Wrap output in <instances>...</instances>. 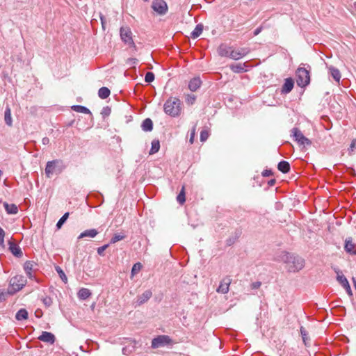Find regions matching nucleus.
Returning a JSON list of instances; mask_svg holds the SVG:
<instances>
[{"label":"nucleus","instance_id":"1","mask_svg":"<svg viewBox=\"0 0 356 356\" xmlns=\"http://www.w3.org/2000/svg\"><path fill=\"white\" fill-rule=\"evenodd\" d=\"M278 260L286 264V268L290 273L298 272L305 265V261L302 257L288 252H282L278 256Z\"/></svg>","mask_w":356,"mask_h":356},{"label":"nucleus","instance_id":"2","mask_svg":"<svg viewBox=\"0 0 356 356\" xmlns=\"http://www.w3.org/2000/svg\"><path fill=\"white\" fill-rule=\"evenodd\" d=\"M181 105V102L179 98L170 97L163 105L164 112L172 118L178 117L182 111Z\"/></svg>","mask_w":356,"mask_h":356},{"label":"nucleus","instance_id":"3","mask_svg":"<svg viewBox=\"0 0 356 356\" xmlns=\"http://www.w3.org/2000/svg\"><path fill=\"white\" fill-rule=\"evenodd\" d=\"M310 68L309 65H308V69L300 65L297 69L296 74L297 76L296 82L298 86L304 88L310 83Z\"/></svg>","mask_w":356,"mask_h":356},{"label":"nucleus","instance_id":"4","mask_svg":"<svg viewBox=\"0 0 356 356\" xmlns=\"http://www.w3.org/2000/svg\"><path fill=\"white\" fill-rule=\"evenodd\" d=\"M26 284V278L22 276L17 275L13 277H12L10 280V286L8 289V292L10 294H14L16 292L21 290L23 286H24Z\"/></svg>","mask_w":356,"mask_h":356},{"label":"nucleus","instance_id":"5","mask_svg":"<svg viewBox=\"0 0 356 356\" xmlns=\"http://www.w3.org/2000/svg\"><path fill=\"white\" fill-rule=\"evenodd\" d=\"M122 40L130 47L136 48L135 43L132 38V32L129 27L122 26L120 30Z\"/></svg>","mask_w":356,"mask_h":356},{"label":"nucleus","instance_id":"6","mask_svg":"<svg viewBox=\"0 0 356 356\" xmlns=\"http://www.w3.org/2000/svg\"><path fill=\"white\" fill-rule=\"evenodd\" d=\"M172 343V339L168 335H159L152 341V348H158Z\"/></svg>","mask_w":356,"mask_h":356},{"label":"nucleus","instance_id":"7","mask_svg":"<svg viewBox=\"0 0 356 356\" xmlns=\"http://www.w3.org/2000/svg\"><path fill=\"white\" fill-rule=\"evenodd\" d=\"M152 8L159 15L167 13L168 7L164 0H154L152 3Z\"/></svg>","mask_w":356,"mask_h":356},{"label":"nucleus","instance_id":"8","mask_svg":"<svg viewBox=\"0 0 356 356\" xmlns=\"http://www.w3.org/2000/svg\"><path fill=\"white\" fill-rule=\"evenodd\" d=\"M334 270L337 275V280L344 288V289L350 296H353L350 286L346 277L342 274V272L339 268H334Z\"/></svg>","mask_w":356,"mask_h":356},{"label":"nucleus","instance_id":"9","mask_svg":"<svg viewBox=\"0 0 356 356\" xmlns=\"http://www.w3.org/2000/svg\"><path fill=\"white\" fill-rule=\"evenodd\" d=\"M291 133L294 137L295 140L297 141L300 145L305 146L310 145L312 144L311 140L306 138L299 129L296 127L293 128Z\"/></svg>","mask_w":356,"mask_h":356},{"label":"nucleus","instance_id":"10","mask_svg":"<svg viewBox=\"0 0 356 356\" xmlns=\"http://www.w3.org/2000/svg\"><path fill=\"white\" fill-rule=\"evenodd\" d=\"M250 52V49L248 47H240L238 49H234L232 47L230 58L233 60H239L244 57Z\"/></svg>","mask_w":356,"mask_h":356},{"label":"nucleus","instance_id":"11","mask_svg":"<svg viewBox=\"0 0 356 356\" xmlns=\"http://www.w3.org/2000/svg\"><path fill=\"white\" fill-rule=\"evenodd\" d=\"M232 282V279L229 276L225 277L220 283L219 286L217 289V292L226 294L228 293L229 289V285Z\"/></svg>","mask_w":356,"mask_h":356},{"label":"nucleus","instance_id":"12","mask_svg":"<svg viewBox=\"0 0 356 356\" xmlns=\"http://www.w3.org/2000/svg\"><path fill=\"white\" fill-rule=\"evenodd\" d=\"M58 163V160H53L47 163L45 175L48 178H51L54 173H56V164Z\"/></svg>","mask_w":356,"mask_h":356},{"label":"nucleus","instance_id":"13","mask_svg":"<svg viewBox=\"0 0 356 356\" xmlns=\"http://www.w3.org/2000/svg\"><path fill=\"white\" fill-rule=\"evenodd\" d=\"M345 251L352 255L356 254V243L353 242L351 237H348L345 240L344 244Z\"/></svg>","mask_w":356,"mask_h":356},{"label":"nucleus","instance_id":"14","mask_svg":"<svg viewBox=\"0 0 356 356\" xmlns=\"http://www.w3.org/2000/svg\"><path fill=\"white\" fill-rule=\"evenodd\" d=\"M152 296V292L151 290H146L141 295L137 296L136 301V306H140L146 302H147Z\"/></svg>","mask_w":356,"mask_h":356},{"label":"nucleus","instance_id":"15","mask_svg":"<svg viewBox=\"0 0 356 356\" xmlns=\"http://www.w3.org/2000/svg\"><path fill=\"white\" fill-rule=\"evenodd\" d=\"M294 86V81L292 78H287L284 80V83L282 87L281 92L282 94H288L289 93Z\"/></svg>","mask_w":356,"mask_h":356},{"label":"nucleus","instance_id":"16","mask_svg":"<svg viewBox=\"0 0 356 356\" xmlns=\"http://www.w3.org/2000/svg\"><path fill=\"white\" fill-rule=\"evenodd\" d=\"M38 339L43 342L49 343L51 344H53L56 340L55 336L52 333L45 331L42 332L41 335L38 337Z\"/></svg>","mask_w":356,"mask_h":356},{"label":"nucleus","instance_id":"17","mask_svg":"<svg viewBox=\"0 0 356 356\" xmlns=\"http://www.w3.org/2000/svg\"><path fill=\"white\" fill-rule=\"evenodd\" d=\"M232 47L221 44L218 48V53L220 56L230 58Z\"/></svg>","mask_w":356,"mask_h":356},{"label":"nucleus","instance_id":"18","mask_svg":"<svg viewBox=\"0 0 356 356\" xmlns=\"http://www.w3.org/2000/svg\"><path fill=\"white\" fill-rule=\"evenodd\" d=\"M9 245V250L14 256L18 258L22 257L23 253L19 246L13 242H10Z\"/></svg>","mask_w":356,"mask_h":356},{"label":"nucleus","instance_id":"19","mask_svg":"<svg viewBox=\"0 0 356 356\" xmlns=\"http://www.w3.org/2000/svg\"><path fill=\"white\" fill-rule=\"evenodd\" d=\"M98 231L95 229H86L81 232L78 236V239H81L86 237L95 238L98 234Z\"/></svg>","mask_w":356,"mask_h":356},{"label":"nucleus","instance_id":"20","mask_svg":"<svg viewBox=\"0 0 356 356\" xmlns=\"http://www.w3.org/2000/svg\"><path fill=\"white\" fill-rule=\"evenodd\" d=\"M202 81L199 77L192 79L188 83V88L193 91H196L201 86Z\"/></svg>","mask_w":356,"mask_h":356},{"label":"nucleus","instance_id":"21","mask_svg":"<svg viewBox=\"0 0 356 356\" xmlns=\"http://www.w3.org/2000/svg\"><path fill=\"white\" fill-rule=\"evenodd\" d=\"M141 128L144 131H151L153 129V122L150 118L144 120L141 124Z\"/></svg>","mask_w":356,"mask_h":356},{"label":"nucleus","instance_id":"22","mask_svg":"<svg viewBox=\"0 0 356 356\" xmlns=\"http://www.w3.org/2000/svg\"><path fill=\"white\" fill-rule=\"evenodd\" d=\"M329 71L334 81L339 83L341 79V73L339 70L333 66H330L329 67Z\"/></svg>","mask_w":356,"mask_h":356},{"label":"nucleus","instance_id":"23","mask_svg":"<svg viewBox=\"0 0 356 356\" xmlns=\"http://www.w3.org/2000/svg\"><path fill=\"white\" fill-rule=\"evenodd\" d=\"M3 206L8 214H16L18 212V208L15 204L4 202Z\"/></svg>","mask_w":356,"mask_h":356},{"label":"nucleus","instance_id":"24","mask_svg":"<svg viewBox=\"0 0 356 356\" xmlns=\"http://www.w3.org/2000/svg\"><path fill=\"white\" fill-rule=\"evenodd\" d=\"M277 168L283 173H287L290 170V164L288 161H282L277 165Z\"/></svg>","mask_w":356,"mask_h":356},{"label":"nucleus","instance_id":"25","mask_svg":"<svg viewBox=\"0 0 356 356\" xmlns=\"http://www.w3.org/2000/svg\"><path fill=\"white\" fill-rule=\"evenodd\" d=\"M245 63H236L230 65V69L235 73H241L246 71L245 70Z\"/></svg>","mask_w":356,"mask_h":356},{"label":"nucleus","instance_id":"26","mask_svg":"<svg viewBox=\"0 0 356 356\" xmlns=\"http://www.w3.org/2000/svg\"><path fill=\"white\" fill-rule=\"evenodd\" d=\"M91 292L88 289L82 288L78 292V297L81 300H86L91 296Z\"/></svg>","mask_w":356,"mask_h":356},{"label":"nucleus","instance_id":"27","mask_svg":"<svg viewBox=\"0 0 356 356\" xmlns=\"http://www.w3.org/2000/svg\"><path fill=\"white\" fill-rule=\"evenodd\" d=\"M4 120L7 125L12 126L13 124V120L11 117V110L10 107L8 106L6 108L5 113H4Z\"/></svg>","mask_w":356,"mask_h":356},{"label":"nucleus","instance_id":"28","mask_svg":"<svg viewBox=\"0 0 356 356\" xmlns=\"http://www.w3.org/2000/svg\"><path fill=\"white\" fill-rule=\"evenodd\" d=\"M202 31H203V25L202 24H199L196 25L195 29L191 33V37L193 39H195V38H198L202 33Z\"/></svg>","mask_w":356,"mask_h":356},{"label":"nucleus","instance_id":"29","mask_svg":"<svg viewBox=\"0 0 356 356\" xmlns=\"http://www.w3.org/2000/svg\"><path fill=\"white\" fill-rule=\"evenodd\" d=\"M15 318L17 321L26 320L28 318V312L25 309H20L17 312Z\"/></svg>","mask_w":356,"mask_h":356},{"label":"nucleus","instance_id":"30","mask_svg":"<svg viewBox=\"0 0 356 356\" xmlns=\"http://www.w3.org/2000/svg\"><path fill=\"white\" fill-rule=\"evenodd\" d=\"M72 109L76 112H78V113H85V114H90L91 115V112L90 111L83 106H80V105H74V106H72Z\"/></svg>","mask_w":356,"mask_h":356},{"label":"nucleus","instance_id":"31","mask_svg":"<svg viewBox=\"0 0 356 356\" xmlns=\"http://www.w3.org/2000/svg\"><path fill=\"white\" fill-rule=\"evenodd\" d=\"M300 334H301V337H302V341H303L305 345L307 346H309V342L310 339L309 337L307 331L302 326L300 327Z\"/></svg>","mask_w":356,"mask_h":356},{"label":"nucleus","instance_id":"32","mask_svg":"<svg viewBox=\"0 0 356 356\" xmlns=\"http://www.w3.org/2000/svg\"><path fill=\"white\" fill-rule=\"evenodd\" d=\"M110 90L106 87H102L98 91V95L101 99H106L110 95Z\"/></svg>","mask_w":356,"mask_h":356},{"label":"nucleus","instance_id":"33","mask_svg":"<svg viewBox=\"0 0 356 356\" xmlns=\"http://www.w3.org/2000/svg\"><path fill=\"white\" fill-rule=\"evenodd\" d=\"M33 262L31 261H27L25 262L24 268L26 273V275L29 276V277H32V269H33Z\"/></svg>","mask_w":356,"mask_h":356},{"label":"nucleus","instance_id":"34","mask_svg":"<svg viewBox=\"0 0 356 356\" xmlns=\"http://www.w3.org/2000/svg\"><path fill=\"white\" fill-rule=\"evenodd\" d=\"M160 149V143L158 140H154L152 142V147L149 151V154H154L156 153Z\"/></svg>","mask_w":356,"mask_h":356},{"label":"nucleus","instance_id":"35","mask_svg":"<svg viewBox=\"0 0 356 356\" xmlns=\"http://www.w3.org/2000/svg\"><path fill=\"white\" fill-rule=\"evenodd\" d=\"M177 200L180 204H184L186 202V195H185V187L183 186L180 193L177 197Z\"/></svg>","mask_w":356,"mask_h":356},{"label":"nucleus","instance_id":"36","mask_svg":"<svg viewBox=\"0 0 356 356\" xmlns=\"http://www.w3.org/2000/svg\"><path fill=\"white\" fill-rule=\"evenodd\" d=\"M196 100V96L193 94H187L186 95L185 101L188 105H193Z\"/></svg>","mask_w":356,"mask_h":356},{"label":"nucleus","instance_id":"37","mask_svg":"<svg viewBox=\"0 0 356 356\" xmlns=\"http://www.w3.org/2000/svg\"><path fill=\"white\" fill-rule=\"evenodd\" d=\"M69 217V213H65L58 221L56 223V227L58 229H60L64 222L67 220Z\"/></svg>","mask_w":356,"mask_h":356},{"label":"nucleus","instance_id":"38","mask_svg":"<svg viewBox=\"0 0 356 356\" xmlns=\"http://www.w3.org/2000/svg\"><path fill=\"white\" fill-rule=\"evenodd\" d=\"M125 238V235L120 234H115L111 239L110 243L111 244L115 243L119 241L123 240Z\"/></svg>","mask_w":356,"mask_h":356},{"label":"nucleus","instance_id":"39","mask_svg":"<svg viewBox=\"0 0 356 356\" xmlns=\"http://www.w3.org/2000/svg\"><path fill=\"white\" fill-rule=\"evenodd\" d=\"M142 268V265L140 263H136L134 264L131 268V275L134 276V275L138 273L140 270Z\"/></svg>","mask_w":356,"mask_h":356},{"label":"nucleus","instance_id":"40","mask_svg":"<svg viewBox=\"0 0 356 356\" xmlns=\"http://www.w3.org/2000/svg\"><path fill=\"white\" fill-rule=\"evenodd\" d=\"M56 270L58 273V275H59L60 277L61 278V280L64 282H66L67 279V277H66L65 273L63 272V270L59 266H56Z\"/></svg>","mask_w":356,"mask_h":356},{"label":"nucleus","instance_id":"41","mask_svg":"<svg viewBox=\"0 0 356 356\" xmlns=\"http://www.w3.org/2000/svg\"><path fill=\"white\" fill-rule=\"evenodd\" d=\"M154 74L153 72H148L146 73L145 74V81L147 82V83H151L154 80Z\"/></svg>","mask_w":356,"mask_h":356},{"label":"nucleus","instance_id":"42","mask_svg":"<svg viewBox=\"0 0 356 356\" xmlns=\"http://www.w3.org/2000/svg\"><path fill=\"white\" fill-rule=\"evenodd\" d=\"M209 137V132L207 130H202L200 132V140L202 142H204L207 140Z\"/></svg>","mask_w":356,"mask_h":356},{"label":"nucleus","instance_id":"43","mask_svg":"<svg viewBox=\"0 0 356 356\" xmlns=\"http://www.w3.org/2000/svg\"><path fill=\"white\" fill-rule=\"evenodd\" d=\"M108 246H109L108 244H106L103 246L99 247L97 250L98 254L103 256L104 252L108 248Z\"/></svg>","mask_w":356,"mask_h":356},{"label":"nucleus","instance_id":"44","mask_svg":"<svg viewBox=\"0 0 356 356\" xmlns=\"http://www.w3.org/2000/svg\"><path fill=\"white\" fill-rule=\"evenodd\" d=\"M42 302L47 307L51 306L53 302L51 298L48 296L44 297L42 299Z\"/></svg>","mask_w":356,"mask_h":356},{"label":"nucleus","instance_id":"45","mask_svg":"<svg viewBox=\"0 0 356 356\" xmlns=\"http://www.w3.org/2000/svg\"><path fill=\"white\" fill-rule=\"evenodd\" d=\"M355 148H356V138L353 139L352 140L350 146V148L348 149L350 154H353V152H354Z\"/></svg>","mask_w":356,"mask_h":356},{"label":"nucleus","instance_id":"46","mask_svg":"<svg viewBox=\"0 0 356 356\" xmlns=\"http://www.w3.org/2000/svg\"><path fill=\"white\" fill-rule=\"evenodd\" d=\"M104 117L108 116L111 113V108L108 106L103 108L102 113Z\"/></svg>","mask_w":356,"mask_h":356},{"label":"nucleus","instance_id":"47","mask_svg":"<svg viewBox=\"0 0 356 356\" xmlns=\"http://www.w3.org/2000/svg\"><path fill=\"white\" fill-rule=\"evenodd\" d=\"M4 236H5V232L1 227H0V246H2L3 245Z\"/></svg>","mask_w":356,"mask_h":356},{"label":"nucleus","instance_id":"48","mask_svg":"<svg viewBox=\"0 0 356 356\" xmlns=\"http://www.w3.org/2000/svg\"><path fill=\"white\" fill-rule=\"evenodd\" d=\"M195 136V126H194V127L192 129L191 132V136H190V139H189L190 143H191V144L193 143Z\"/></svg>","mask_w":356,"mask_h":356},{"label":"nucleus","instance_id":"49","mask_svg":"<svg viewBox=\"0 0 356 356\" xmlns=\"http://www.w3.org/2000/svg\"><path fill=\"white\" fill-rule=\"evenodd\" d=\"M261 285V282H253L251 284V288L252 289H259Z\"/></svg>","mask_w":356,"mask_h":356},{"label":"nucleus","instance_id":"50","mask_svg":"<svg viewBox=\"0 0 356 356\" xmlns=\"http://www.w3.org/2000/svg\"><path fill=\"white\" fill-rule=\"evenodd\" d=\"M100 20H101L102 29L104 30H105L106 29V26H106V23L105 17L104 15H100Z\"/></svg>","mask_w":356,"mask_h":356},{"label":"nucleus","instance_id":"51","mask_svg":"<svg viewBox=\"0 0 356 356\" xmlns=\"http://www.w3.org/2000/svg\"><path fill=\"white\" fill-rule=\"evenodd\" d=\"M273 175V172L270 170H265L262 172L263 177H269Z\"/></svg>","mask_w":356,"mask_h":356},{"label":"nucleus","instance_id":"52","mask_svg":"<svg viewBox=\"0 0 356 356\" xmlns=\"http://www.w3.org/2000/svg\"><path fill=\"white\" fill-rule=\"evenodd\" d=\"M261 30H262L261 26L257 28L254 31V35L256 36V35H259L261 33Z\"/></svg>","mask_w":356,"mask_h":356},{"label":"nucleus","instance_id":"53","mask_svg":"<svg viewBox=\"0 0 356 356\" xmlns=\"http://www.w3.org/2000/svg\"><path fill=\"white\" fill-rule=\"evenodd\" d=\"M43 145H47L49 143V138L47 137H44L42 140Z\"/></svg>","mask_w":356,"mask_h":356},{"label":"nucleus","instance_id":"54","mask_svg":"<svg viewBox=\"0 0 356 356\" xmlns=\"http://www.w3.org/2000/svg\"><path fill=\"white\" fill-rule=\"evenodd\" d=\"M5 293L0 290V301L4 299Z\"/></svg>","mask_w":356,"mask_h":356},{"label":"nucleus","instance_id":"55","mask_svg":"<svg viewBox=\"0 0 356 356\" xmlns=\"http://www.w3.org/2000/svg\"><path fill=\"white\" fill-rule=\"evenodd\" d=\"M275 179H271V180H270V181H268V184H269L270 186H273V185L275 184Z\"/></svg>","mask_w":356,"mask_h":356},{"label":"nucleus","instance_id":"56","mask_svg":"<svg viewBox=\"0 0 356 356\" xmlns=\"http://www.w3.org/2000/svg\"><path fill=\"white\" fill-rule=\"evenodd\" d=\"M352 280H353V282L354 287H355V289L356 290V280H355V277H353Z\"/></svg>","mask_w":356,"mask_h":356},{"label":"nucleus","instance_id":"57","mask_svg":"<svg viewBox=\"0 0 356 356\" xmlns=\"http://www.w3.org/2000/svg\"><path fill=\"white\" fill-rule=\"evenodd\" d=\"M350 171H351V172H350V174H351L352 175H353V176H356V173H355V170H354L353 169H352V168H351V169H350Z\"/></svg>","mask_w":356,"mask_h":356},{"label":"nucleus","instance_id":"58","mask_svg":"<svg viewBox=\"0 0 356 356\" xmlns=\"http://www.w3.org/2000/svg\"><path fill=\"white\" fill-rule=\"evenodd\" d=\"M129 60L131 61V63H136L137 61V60L136 58H130Z\"/></svg>","mask_w":356,"mask_h":356},{"label":"nucleus","instance_id":"59","mask_svg":"<svg viewBox=\"0 0 356 356\" xmlns=\"http://www.w3.org/2000/svg\"><path fill=\"white\" fill-rule=\"evenodd\" d=\"M232 241H231V239H229V240H227V244L228 245H232Z\"/></svg>","mask_w":356,"mask_h":356}]
</instances>
